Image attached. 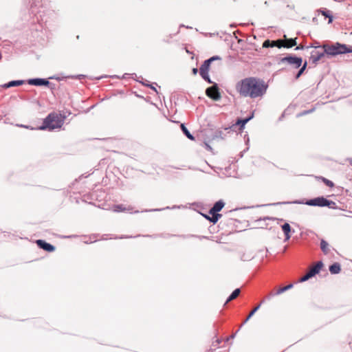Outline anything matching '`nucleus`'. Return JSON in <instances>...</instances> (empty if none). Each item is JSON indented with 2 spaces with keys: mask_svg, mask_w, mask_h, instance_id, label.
<instances>
[{
  "mask_svg": "<svg viewBox=\"0 0 352 352\" xmlns=\"http://www.w3.org/2000/svg\"><path fill=\"white\" fill-rule=\"evenodd\" d=\"M267 87L263 80L256 77L245 78L236 85V89L241 96L253 99L265 95Z\"/></svg>",
  "mask_w": 352,
  "mask_h": 352,
  "instance_id": "obj_1",
  "label": "nucleus"
},
{
  "mask_svg": "<svg viewBox=\"0 0 352 352\" xmlns=\"http://www.w3.org/2000/svg\"><path fill=\"white\" fill-rule=\"evenodd\" d=\"M64 120L56 113H50L43 121V125L38 127L40 130L48 129L50 131L59 129L63 124Z\"/></svg>",
  "mask_w": 352,
  "mask_h": 352,
  "instance_id": "obj_2",
  "label": "nucleus"
},
{
  "mask_svg": "<svg viewBox=\"0 0 352 352\" xmlns=\"http://www.w3.org/2000/svg\"><path fill=\"white\" fill-rule=\"evenodd\" d=\"M324 47L325 49L326 54L331 56L352 52V46L348 47L345 44H341L339 43H336L331 45H324Z\"/></svg>",
  "mask_w": 352,
  "mask_h": 352,
  "instance_id": "obj_3",
  "label": "nucleus"
},
{
  "mask_svg": "<svg viewBox=\"0 0 352 352\" xmlns=\"http://www.w3.org/2000/svg\"><path fill=\"white\" fill-rule=\"evenodd\" d=\"M215 60H221V58L218 56H214L207 60H206L199 68V74L201 78L207 81L208 83H212L209 76L208 71L210 69V63Z\"/></svg>",
  "mask_w": 352,
  "mask_h": 352,
  "instance_id": "obj_4",
  "label": "nucleus"
},
{
  "mask_svg": "<svg viewBox=\"0 0 352 352\" xmlns=\"http://www.w3.org/2000/svg\"><path fill=\"white\" fill-rule=\"evenodd\" d=\"M322 265H323V264H322V261L317 262L315 265L312 266L309 270V271L307 272V274L305 275H304L303 276H302L300 278L299 282L302 283V282L307 281L311 277L314 276L316 274H318L320 272Z\"/></svg>",
  "mask_w": 352,
  "mask_h": 352,
  "instance_id": "obj_5",
  "label": "nucleus"
},
{
  "mask_svg": "<svg viewBox=\"0 0 352 352\" xmlns=\"http://www.w3.org/2000/svg\"><path fill=\"white\" fill-rule=\"evenodd\" d=\"M280 62L281 63H287L288 65L292 66L294 68L297 69L302 65V59L300 57L287 56L282 58L280 60Z\"/></svg>",
  "mask_w": 352,
  "mask_h": 352,
  "instance_id": "obj_6",
  "label": "nucleus"
},
{
  "mask_svg": "<svg viewBox=\"0 0 352 352\" xmlns=\"http://www.w3.org/2000/svg\"><path fill=\"white\" fill-rule=\"evenodd\" d=\"M331 204H335L334 202L329 201L323 197L311 199L308 200L306 202V204H307L308 206H320V207L329 206L331 205Z\"/></svg>",
  "mask_w": 352,
  "mask_h": 352,
  "instance_id": "obj_7",
  "label": "nucleus"
},
{
  "mask_svg": "<svg viewBox=\"0 0 352 352\" xmlns=\"http://www.w3.org/2000/svg\"><path fill=\"white\" fill-rule=\"evenodd\" d=\"M324 54H326V52L324 47L323 48H316L311 52L310 60L316 64L324 56Z\"/></svg>",
  "mask_w": 352,
  "mask_h": 352,
  "instance_id": "obj_8",
  "label": "nucleus"
},
{
  "mask_svg": "<svg viewBox=\"0 0 352 352\" xmlns=\"http://www.w3.org/2000/svg\"><path fill=\"white\" fill-rule=\"evenodd\" d=\"M206 94L214 100H219L221 98L220 93L217 84L208 87L206 90Z\"/></svg>",
  "mask_w": 352,
  "mask_h": 352,
  "instance_id": "obj_9",
  "label": "nucleus"
},
{
  "mask_svg": "<svg viewBox=\"0 0 352 352\" xmlns=\"http://www.w3.org/2000/svg\"><path fill=\"white\" fill-rule=\"evenodd\" d=\"M28 83L34 86H48L50 82L45 78H31L28 80Z\"/></svg>",
  "mask_w": 352,
  "mask_h": 352,
  "instance_id": "obj_10",
  "label": "nucleus"
},
{
  "mask_svg": "<svg viewBox=\"0 0 352 352\" xmlns=\"http://www.w3.org/2000/svg\"><path fill=\"white\" fill-rule=\"evenodd\" d=\"M36 243L38 246L49 252H53L55 250V247L47 242H45L43 240L39 239L36 241Z\"/></svg>",
  "mask_w": 352,
  "mask_h": 352,
  "instance_id": "obj_11",
  "label": "nucleus"
},
{
  "mask_svg": "<svg viewBox=\"0 0 352 352\" xmlns=\"http://www.w3.org/2000/svg\"><path fill=\"white\" fill-rule=\"evenodd\" d=\"M25 84V80H12L8 82V83H5L1 85V87L4 89H8L12 87L20 86Z\"/></svg>",
  "mask_w": 352,
  "mask_h": 352,
  "instance_id": "obj_12",
  "label": "nucleus"
},
{
  "mask_svg": "<svg viewBox=\"0 0 352 352\" xmlns=\"http://www.w3.org/2000/svg\"><path fill=\"white\" fill-rule=\"evenodd\" d=\"M225 203L222 200L217 201L213 207L210 209L209 213H215L221 211L223 208Z\"/></svg>",
  "mask_w": 352,
  "mask_h": 352,
  "instance_id": "obj_13",
  "label": "nucleus"
},
{
  "mask_svg": "<svg viewBox=\"0 0 352 352\" xmlns=\"http://www.w3.org/2000/svg\"><path fill=\"white\" fill-rule=\"evenodd\" d=\"M282 230L285 234V241L289 240L291 237V226L288 223H285L282 226Z\"/></svg>",
  "mask_w": 352,
  "mask_h": 352,
  "instance_id": "obj_14",
  "label": "nucleus"
},
{
  "mask_svg": "<svg viewBox=\"0 0 352 352\" xmlns=\"http://www.w3.org/2000/svg\"><path fill=\"white\" fill-rule=\"evenodd\" d=\"M112 210L113 212H120L131 211L132 210V208L130 206L126 208L123 204H117V205H114L112 207Z\"/></svg>",
  "mask_w": 352,
  "mask_h": 352,
  "instance_id": "obj_15",
  "label": "nucleus"
},
{
  "mask_svg": "<svg viewBox=\"0 0 352 352\" xmlns=\"http://www.w3.org/2000/svg\"><path fill=\"white\" fill-rule=\"evenodd\" d=\"M296 38H285V41H283V47L290 48L296 45Z\"/></svg>",
  "mask_w": 352,
  "mask_h": 352,
  "instance_id": "obj_16",
  "label": "nucleus"
},
{
  "mask_svg": "<svg viewBox=\"0 0 352 352\" xmlns=\"http://www.w3.org/2000/svg\"><path fill=\"white\" fill-rule=\"evenodd\" d=\"M212 215V217H209L207 215H205L204 217L206 219H208L210 222L215 223L218 221L219 219L221 217V214H219L218 212L215 213H209Z\"/></svg>",
  "mask_w": 352,
  "mask_h": 352,
  "instance_id": "obj_17",
  "label": "nucleus"
},
{
  "mask_svg": "<svg viewBox=\"0 0 352 352\" xmlns=\"http://www.w3.org/2000/svg\"><path fill=\"white\" fill-rule=\"evenodd\" d=\"M318 12H320L324 16H325L326 18H328L329 19V21H328V23H331L332 21H333V16L331 13V11L328 10H318Z\"/></svg>",
  "mask_w": 352,
  "mask_h": 352,
  "instance_id": "obj_18",
  "label": "nucleus"
},
{
  "mask_svg": "<svg viewBox=\"0 0 352 352\" xmlns=\"http://www.w3.org/2000/svg\"><path fill=\"white\" fill-rule=\"evenodd\" d=\"M340 270V265L338 263H335L329 267V271L332 274H338Z\"/></svg>",
  "mask_w": 352,
  "mask_h": 352,
  "instance_id": "obj_19",
  "label": "nucleus"
},
{
  "mask_svg": "<svg viewBox=\"0 0 352 352\" xmlns=\"http://www.w3.org/2000/svg\"><path fill=\"white\" fill-rule=\"evenodd\" d=\"M285 292V287H280L278 290H276L275 292H270L269 294V295L265 297V298L267 300H270L271 298L274 297V296L280 295Z\"/></svg>",
  "mask_w": 352,
  "mask_h": 352,
  "instance_id": "obj_20",
  "label": "nucleus"
},
{
  "mask_svg": "<svg viewBox=\"0 0 352 352\" xmlns=\"http://www.w3.org/2000/svg\"><path fill=\"white\" fill-rule=\"evenodd\" d=\"M241 292V290L240 289L237 288L236 289H234L232 293L230 295V296L228 298L226 303L235 299L240 294Z\"/></svg>",
  "mask_w": 352,
  "mask_h": 352,
  "instance_id": "obj_21",
  "label": "nucleus"
},
{
  "mask_svg": "<svg viewBox=\"0 0 352 352\" xmlns=\"http://www.w3.org/2000/svg\"><path fill=\"white\" fill-rule=\"evenodd\" d=\"M320 248H321L322 251L324 252V254H328V252L329 251V244L324 239H322L320 241Z\"/></svg>",
  "mask_w": 352,
  "mask_h": 352,
  "instance_id": "obj_22",
  "label": "nucleus"
},
{
  "mask_svg": "<svg viewBox=\"0 0 352 352\" xmlns=\"http://www.w3.org/2000/svg\"><path fill=\"white\" fill-rule=\"evenodd\" d=\"M181 129L185 135L190 140H193L195 139L194 136L190 133L188 129L185 126L184 124H181Z\"/></svg>",
  "mask_w": 352,
  "mask_h": 352,
  "instance_id": "obj_23",
  "label": "nucleus"
},
{
  "mask_svg": "<svg viewBox=\"0 0 352 352\" xmlns=\"http://www.w3.org/2000/svg\"><path fill=\"white\" fill-rule=\"evenodd\" d=\"M277 47L278 48L283 47V40L278 39L276 41H271L270 47Z\"/></svg>",
  "mask_w": 352,
  "mask_h": 352,
  "instance_id": "obj_24",
  "label": "nucleus"
},
{
  "mask_svg": "<svg viewBox=\"0 0 352 352\" xmlns=\"http://www.w3.org/2000/svg\"><path fill=\"white\" fill-rule=\"evenodd\" d=\"M260 307L261 304L258 305L256 307H254L253 310L251 311L246 319L244 320L243 324L246 323L250 320V318L255 314V312L259 309Z\"/></svg>",
  "mask_w": 352,
  "mask_h": 352,
  "instance_id": "obj_25",
  "label": "nucleus"
},
{
  "mask_svg": "<svg viewBox=\"0 0 352 352\" xmlns=\"http://www.w3.org/2000/svg\"><path fill=\"white\" fill-rule=\"evenodd\" d=\"M307 62H305L303 65L301 67V68L299 69V71L297 72V74H296V79H298L304 72V71L306 69V67H307Z\"/></svg>",
  "mask_w": 352,
  "mask_h": 352,
  "instance_id": "obj_26",
  "label": "nucleus"
},
{
  "mask_svg": "<svg viewBox=\"0 0 352 352\" xmlns=\"http://www.w3.org/2000/svg\"><path fill=\"white\" fill-rule=\"evenodd\" d=\"M252 118V116H250L248 118H245V119H243V120H239L238 122H237V124H241V126L243 127L244 126V125Z\"/></svg>",
  "mask_w": 352,
  "mask_h": 352,
  "instance_id": "obj_27",
  "label": "nucleus"
},
{
  "mask_svg": "<svg viewBox=\"0 0 352 352\" xmlns=\"http://www.w3.org/2000/svg\"><path fill=\"white\" fill-rule=\"evenodd\" d=\"M322 179L327 186H328L329 187L333 186V183L331 181H330L324 177H322Z\"/></svg>",
  "mask_w": 352,
  "mask_h": 352,
  "instance_id": "obj_28",
  "label": "nucleus"
},
{
  "mask_svg": "<svg viewBox=\"0 0 352 352\" xmlns=\"http://www.w3.org/2000/svg\"><path fill=\"white\" fill-rule=\"evenodd\" d=\"M270 45H271V41L269 39L265 40L263 43V47H265V48L270 47Z\"/></svg>",
  "mask_w": 352,
  "mask_h": 352,
  "instance_id": "obj_29",
  "label": "nucleus"
},
{
  "mask_svg": "<svg viewBox=\"0 0 352 352\" xmlns=\"http://www.w3.org/2000/svg\"><path fill=\"white\" fill-rule=\"evenodd\" d=\"M284 287H285V292H286L287 290L292 288L293 287V285L292 284H289V285H288L287 286H285Z\"/></svg>",
  "mask_w": 352,
  "mask_h": 352,
  "instance_id": "obj_30",
  "label": "nucleus"
},
{
  "mask_svg": "<svg viewBox=\"0 0 352 352\" xmlns=\"http://www.w3.org/2000/svg\"><path fill=\"white\" fill-rule=\"evenodd\" d=\"M304 48V46L303 45H298L297 46L295 50H302Z\"/></svg>",
  "mask_w": 352,
  "mask_h": 352,
  "instance_id": "obj_31",
  "label": "nucleus"
},
{
  "mask_svg": "<svg viewBox=\"0 0 352 352\" xmlns=\"http://www.w3.org/2000/svg\"><path fill=\"white\" fill-rule=\"evenodd\" d=\"M197 72H198V69H197V68H193V69H192V74H193L194 75H196V74H197Z\"/></svg>",
  "mask_w": 352,
  "mask_h": 352,
  "instance_id": "obj_32",
  "label": "nucleus"
},
{
  "mask_svg": "<svg viewBox=\"0 0 352 352\" xmlns=\"http://www.w3.org/2000/svg\"><path fill=\"white\" fill-rule=\"evenodd\" d=\"M311 111H312V110H311V111H305L301 113L300 115H305V114H307V113H308L309 112H311Z\"/></svg>",
  "mask_w": 352,
  "mask_h": 352,
  "instance_id": "obj_33",
  "label": "nucleus"
},
{
  "mask_svg": "<svg viewBox=\"0 0 352 352\" xmlns=\"http://www.w3.org/2000/svg\"><path fill=\"white\" fill-rule=\"evenodd\" d=\"M147 86L150 87L153 90H154L155 91L157 92V90L155 89V87H154L153 86L151 85H146Z\"/></svg>",
  "mask_w": 352,
  "mask_h": 352,
  "instance_id": "obj_34",
  "label": "nucleus"
},
{
  "mask_svg": "<svg viewBox=\"0 0 352 352\" xmlns=\"http://www.w3.org/2000/svg\"><path fill=\"white\" fill-rule=\"evenodd\" d=\"M235 335H236V333L232 334V335L230 336V338H232H232H234L235 337Z\"/></svg>",
  "mask_w": 352,
  "mask_h": 352,
  "instance_id": "obj_35",
  "label": "nucleus"
},
{
  "mask_svg": "<svg viewBox=\"0 0 352 352\" xmlns=\"http://www.w3.org/2000/svg\"><path fill=\"white\" fill-rule=\"evenodd\" d=\"M206 146H207V148H208V149H210V150H211V149H212V148H211L209 145L206 144Z\"/></svg>",
  "mask_w": 352,
  "mask_h": 352,
  "instance_id": "obj_36",
  "label": "nucleus"
},
{
  "mask_svg": "<svg viewBox=\"0 0 352 352\" xmlns=\"http://www.w3.org/2000/svg\"><path fill=\"white\" fill-rule=\"evenodd\" d=\"M158 210H160V209H155L153 210V211H158Z\"/></svg>",
  "mask_w": 352,
  "mask_h": 352,
  "instance_id": "obj_37",
  "label": "nucleus"
}]
</instances>
